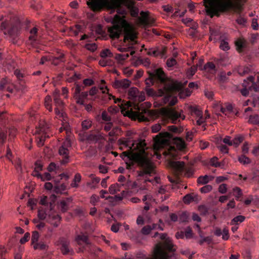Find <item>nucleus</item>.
I'll return each instance as SVG.
<instances>
[{"label":"nucleus","instance_id":"obj_19","mask_svg":"<svg viewBox=\"0 0 259 259\" xmlns=\"http://www.w3.org/2000/svg\"><path fill=\"white\" fill-rule=\"evenodd\" d=\"M84 87L79 84H76L74 92V94H75V95H77L78 97H79L83 100L84 99L87 98L89 94L88 92H81V91L84 90Z\"/></svg>","mask_w":259,"mask_h":259},{"label":"nucleus","instance_id":"obj_55","mask_svg":"<svg viewBox=\"0 0 259 259\" xmlns=\"http://www.w3.org/2000/svg\"><path fill=\"white\" fill-rule=\"evenodd\" d=\"M249 71V69L248 67L239 68L238 69V73L241 76H243L246 74H247Z\"/></svg>","mask_w":259,"mask_h":259},{"label":"nucleus","instance_id":"obj_64","mask_svg":"<svg viewBox=\"0 0 259 259\" xmlns=\"http://www.w3.org/2000/svg\"><path fill=\"white\" fill-rule=\"evenodd\" d=\"M236 22L239 25H245L246 23V20L244 17L239 15L236 19Z\"/></svg>","mask_w":259,"mask_h":259},{"label":"nucleus","instance_id":"obj_37","mask_svg":"<svg viewBox=\"0 0 259 259\" xmlns=\"http://www.w3.org/2000/svg\"><path fill=\"white\" fill-rule=\"evenodd\" d=\"M81 126L83 131H87L91 127L92 121L89 119L84 120L81 122Z\"/></svg>","mask_w":259,"mask_h":259},{"label":"nucleus","instance_id":"obj_20","mask_svg":"<svg viewBox=\"0 0 259 259\" xmlns=\"http://www.w3.org/2000/svg\"><path fill=\"white\" fill-rule=\"evenodd\" d=\"M36 133L40 135L39 140L37 142V145L38 146H42L44 145V141L47 138H49V135H47V133L44 131L43 128H40L36 130Z\"/></svg>","mask_w":259,"mask_h":259},{"label":"nucleus","instance_id":"obj_34","mask_svg":"<svg viewBox=\"0 0 259 259\" xmlns=\"http://www.w3.org/2000/svg\"><path fill=\"white\" fill-rule=\"evenodd\" d=\"M218 158L217 157H213L210 160L211 165L215 167H222L224 164L218 161Z\"/></svg>","mask_w":259,"mask_h":259},{"label":"nucleus","instance_id":"obj_8","mask_svg":"<svg viewBox=\"0 0 259 259\" xmlns=\"http://www.w3.org/2000/svg\"><path fill=\"white\" fill-rule=\"evenodd\" d=\"M182 110H176L174 108L166 110L164 113V117L171 123L177 124L185 118Z\"/></svg>","mask_w":259,"mask_h":259},{"label":"nucleus","instance_id":"obj_49","mask_svg":"<svg viewBox=\"0 0 259 259\" xmlns=\"http://www.w3.org/2000/svg\"><path fill=\"white\" fill-rule=\"evenodd\" d=\"M85 48L91 52L95 51L97 49V46L95 43L87 44L85 46Z\"/></svg>","mask_w":259,"mask_h":259},{"label":"nucleus","instance_id":"obj_36","mask_svg":"<svg viewBox=\"0 0 259 259\" xmlns=\"http://www.w3.org/2000/svg\"><path fill=\"white\" fill-rule=\"evenodd\" d=\"M196 195L194 194H188L186 195L183 198V201L185 203L189 204L191 201L195 200Z\"/></svg>","mask_w":259,"mask_h":259},{"label":"nucleus","instance_id":"obj_9","mask_svg":"<svg viewBox=\"0 0 259 259\" xmlns=\"http://www.w3.org/2000/svg\"><path fill=\"white\" fill-rule=\"evenodd\" d=\"M71 146V141L68 138H67L59 148V154L62 157L60 162L62 165H65L70 161L68 148Z\"/></svg>","mask_w":259,"mask_h":259},{"label":"nucleus","instance_id":"obj_2","mask_svg":"<svg viewBox=\"0 0 259 259\" xmlns=\"http://www.w3.org/2000/svg\"><path fill=\"white\" fill-rule=\"evenodd\" d=\"M246 0H204L206 13L212 18L229 12L239 13Z\"/></svg>","mask_w":259,"mask_h":259},{"label":"nucleus","instance_id":"obj_15","mask_svg":"<svg viewBox=\"0 0 259 259\" xmlns=\"http://www.w3.org/2000/svg\"><path fill=\"white\" fill-rule=\"evenodd\" d=\"M29 35L27 43L32 47L35 46L38 42L39 36L38 28L34 26L29 30Z\"/></svg>","mask_w":259,"mask_h":259},{"label":"nucleus","instance_id":"obj_24","mask_svg":"<svg viewBox=\"0 0 259 259\" xmlns=\"http://www.w3.org/2000/svg\"><path fill=\"white\" fill-rule=\"evenodd\" d=\"M201 69H204L211 74H215L217 71L215 65L211 62H207Z\"/></svg>","mask_w":259,"mask_h":259},{"label":"nucleus","instance_id":"obj_45","mask_svg":"<svg viewBox=\"0 0 259 259\" xmlns=\"http://www.w3.org/2000/svg\"><path fill=\"white\" fill-rule=\"evenodd\" d=\"M168 130L174 133H181L183 131L182 127H178L175 125L169 126Z\"/></svg>","mask_w":259,"mask_h":259},{"label":"nucleus","instance_id":"obj_62","mask_svg":"<svg viewBox=\"0 0 259 259\" xmlns=\"http://www.w3.org/2000/svg\"><path fill=\"white\" fill-rule=\"evenodd\" d=\"M100 197L97 195H93L91 198L90 202L93 205H95L99 201Z\"/></svg>","mask_w":259,"mask_h":259},{"label":"nucleus","instance_id":"obj_28","mask_svg":"<svg viewBox=\"0 0 259 259\" xmlns=\"http://www.w3.org/2000/svg\"><path fill=\"white\" fill-rule=\"evenodd\" d=\"M135 114L136 117L140 121H148V119L147 117L145 116L143 114V112H141L139 107H138V110L135 111Z\"/></svg>","mask_w":259,"mask_h":259},{"label":"nucleus","instance_id":"obj_4","mask_svg":"<svg viewBox=\"0 0 259 259\" xmlns=\"http://www.w3.org/2000/svg\"><path fill=\"white\" fill-rule=\"evenodd\" d=\"M3 16H0V22L2 21L1 25V30L5 35L10 37L14 44H15L20 33L22 27L25 29L30 27V22L28 20L21 21L18 18L14 17L10 18L9 20L7 19L3 21Z\"/></svg>","mask_w":259,"mask_h":259},{"label":"nucleus","instance_id":"obj_30","mask_svg":"<svg viewBox=\"0 0 259 259\" xmlns=\"http://www.w3.org/2000/svg\"><path fill=\"white\" fill-rule=\"evenodd\" d=\"M100 55L102 58L106 59H107V58H110L113 57V54L111 52L110 50L107 49L102 50L100 52Z\"/></svg>","mask_w":259,"mask_h":259},{"label":"nucleus","instance_id":"obj_57","mask_svg":"<svg viewBox=\"0 0 259 259\" xmlns=\"http://www.w3.org/2000/svg\"><path fill=\"white\" fill-rule=\"evenodd\" d=\"M197 70V66L194 65L190 68L187 71L188 75L192 76L194 75L196 71Z\"/></svg>","mask_w":259,"mask_h":259},{"label":"nucleus","instance_id":"obj_63","mask_svg":"<svg viewBox=\"0 0 259 259\" xmlns=\"http://www.w3.org/2000/svg\"><path fill=\"white\" fill-rule=\"evenodd\" d=\"M47 247V245L42 242L36 243V244L34 246V248L35 249L40 248V249H46Z\"/></svg>","mask_w":259,"mask_h":259},{"label":"nucleus","instance_id":"obj_29","mask_svg":"<svg viewBox=\"0 0 259 259\" xmlns=\"http://www.w3.org/2000/svg\"><path fill=\"white\" fill-rule=\"evenodd\" d=\"M190 112L192 115H195L197 117L202 116L203 115L202 111L198 109L197 107L194 106L190 107Z\"/></svg>","mask_w":259,"mask_h":259},{"label":"nucleus","instance_id":"obj_39","mask_svg":"<svg viewBox=\"0 0 259 259\" xmlns=\"http://www.w3.org/2000/svg\"><path fill=\"white\" fill-rule=\"evenodd\" d=\"M112 63V61L110 59L102 58L99 61V64L103 67L111 66Z\"/></svg>","mask_w":259,"mask_h":259},{"label":"nucleus","instance_id":"obj_59","mask_svg":"<svg viewBox=\"0 0 259 259\" xmlns=\"http://www.w3.org/2000/svg\"><path fill=\"white\" fill-rule=\"evenodd\" d=\"M102 119L105 121L111 122V117L108 115L107 112L103 111L102 113Z\"/></svg>","mask_w":259,"mask_h":259},{"label":"nucleus","instance_id":"obj_10","mask_svg":"<svg viewBox=\"0 0 259 259\" xmlns=\"http://www.w3.org/2000/svg\"><path fill=\"white\" fill-rule=\"evenodd\" d=\"M248 82L247 83V84L245 85V88H243L240 90L241 94L244 96H247L248 95V90L247 89V86H248L249 90H253L255 92H258L259 91V76H257L256 80L254 77L250 76L247 78Z\"/></svg>","mask_w":259,"mask_h":259},{"label":"nucleus","instance_id":"obj_41","mask_svg":"<svg viewBox=\"0 0 259 259\" xmlns=\"http://www.w3.org/2000/svg\"><path fill=\"white\" fill-rule=\"evenodd\" d=\"M93 30L95 31L96 34L101 35V36H103L105 33V32L103 29V27L101 25H98L95 26L93 28Z\"/></svg>","mask_w":259,"mask_h":259},{"label":"nucleus","instance_id":"obj_53","mask_svg":"<svg viewBox=\"0 0 259 259\" xmlns=\"http://www.w3.org/2000/svg\"><path fill=\"white\" fill-rule=\"evenodd\" d=\"M212 189V187L210 185H206L200 188V192L202 193H206L210 192Z\"/></svg>","mask_w":259,"mask_h":259},{"label":"nucleus","instance_id":"obj_43","mask_svg":"<svg viewBox=\"0 0 259 259\" xmlns=\"http://www.w3.org/2000/svg\"><path fill=\"white\" fill-rule=\"evenodd\" d=\"M249 121L253 124L259 125V115H252L249 116Z\"/></svg>","mask_w":259,"mask_h":259},{"label":"nucleus","instance_id":"obj_27","mask_svg":"<svg viewBox=\"0 0 259 259\" xmlns=\"http://www.w3.org/2000/svg\"><path fill=\"white\" fill-rule=\"evenodd\" d=\"M59 131L60 133L65 131L66 135L68 136L70 133V128L69 123L67 122H62V126L59 128Z\"/></svg>","mask_w":259,"mask_h":259},{"label":"nucleus","instance_id":"obj_6","mask_svg":"<svg viewBox=\"0 0 259 259\" xmlns=\"http://www.w3.org/2000/svg\"><path fill=\"white\" fill-rule=\"evenodd\" d=\"M138 164L141 168L138 171V176L144 179L145 183L148 182L153 185H156L160 183V178L157 176L153 179L149 178L156 173L155 166L150 160L146 157H141L138 160Z\"/></svg>","mask_w":259,"mask_h":259},{"label":"nucleus","instance_id":"obj_50","mask_svg":"<svg viewBox=\"0 0 259 259\" xmlns=\"http://www.w3.org/2000/svg\"><path fill=\"white\" fill-rule=\"evenodd\" d=\"M109 98L110 99H113L114 100V103L116 104H118V105L120 107L122 106L123 101L120 98H116L115 96L112 95L111 94H108Z\"/></svg>","mask_w":259,"mask_h":259},{"label":"nucleus","instance_id":"obj_35","mask_svg":"<svg viewBox=\"0 0 259 259\" xmlns=\"http://www.w3.org/2000/svg\"><path fill=\"white\" fill-rule=\"evenodd\" d=\"M234 195L236 197L237 200H241L240 198L242 196V192L241 189L239 187H235L233 188Z\"/></svg>","mask_w":259,"mask_h":259},{"label":"nucleus","instance_id":"obj_23","mask_svg":"<svg viewBox=\"0 0 259 259\" xmlns=\"http://www.w3.org/2000/svg\"><path fill=\"white\" fill-rule=\"evenodd\" d=\"M235 45L238 51L241 52L246 47V41L242 38H239L235 41Z\"/></svg>","mask_w":259,"mask_h":259},{"label":"nucleus","instance_id":"obj_60","mask_svg":"<svg viewBox=\"0 0 259 259\" xmlns=\"http://www.w3.org/2000/svg\"><path fill=\"white\" fill-rule=\"evenodd\" d=\"M243 138L242 137H237L233 140V145L238 146L243 141Z\"/></svg>","mask_w":259,"mask_h":259},{"label":"nucleus","instance_id":"obj_14","mask_svg":"<svg viewBox=\"0 0 259 259\" xmlns=\"http://www.w3.org/2000/svg\"><path fill=\"white\" fill-rule=\"evenodd\" d=\"M123 145L128 147L132 151H140L144 149L145 144L142 142H137L135 141L128 139L124 140L121 143Z\"/></svg>","mask_w":259,"mask_h":259},{"label":"nucleus","instance_id":"obj_7","mask_svg":"<svg viewBox=\"0 0 259 259\" xmlns=\"http://www.w3.org/2000/svg\"><path fill=\"white\" fill-rule=\"evenodd\" d=\"M163 154L168 156V165L178 175L181 174L185 170V163L182 161H175L177 159L178 154L176 149L174 147H171L167 151H163Z\"/></svg>","mask_w":259,"mask_h":259},{"label":"nucleus","instance_id":"obj_21","mask_svg":"<svg viewBox=\"0 0 259 259\" xmlns=\"http://www.w3.org/2000/svg\"><path fill=\"white\" fill-rule=\"evenodd\" d=\"M75 241L77 244L80 245L89 244L88 236L82 233H81L76 236Z\"/></svg>","mask_w":259,"mask_h":259},{"label":"nucleus","instance_id":"obj_18","mask_svg":"<svg viewBox=\"0 0 259 259\" xmlns=\"http://www.w3.org/2000/svg\"><path fill=\"white\" fill-rule=\"evenodd\" d=\"M131 82L127 79L116 80L113 83V87L116 89H126L131 84Z\"/></svg>","mask_w":259,"mask_h":259},{"label":"nucleus","instance_id":"obj_12","mask_svg":"<svg viewBox=\"0 0 259 259\" xmlns=\"http://www.w3.org/2000/svg\"><path fill=\"white\" fill-rule=\"evenodd\" d=\"M128 98L133 101L135 104L137 102H141L145 100V93L140 92L136 87L131 88L128 90Z\"/></svg>","mask_w":259,"mask_h":259},{"label":"nucleus","instance_id":"obj_58","mask_svg":"<svg viewBox=\"0 0 259 259\" xmlns=\"http://www.w3.org/2000/svg\"><path fill=\"white\" fill-rule=\"evenodd\" d=\"M39 234L37 231H34L31 237V241L32 243H36L38 240Z\"/></svg>","mask_w":259,"mask_h":259},{"label":"nucleus","instance_id":"obj_26","mask_svg":"<svg viewBox=\"0 0 259 259\" xmlns=\"http://www.w3.org/2000/svg\"><path fill=\"white\" fill-rule=\"evenodd\" d=\"M54 101L56 107L62 108L63 102L60 98V94L58 92H55L53 94Z\"/></svg>","mask_w":259,"mask_h":259},{"label":"nucleus","instance_id":"obj_11","mask_svg":"<svg viewBox=\"0 0 259 259\" xmlns=\"http://www.w3.org/2000/svg\"><path fill=\"white\" fill-rule=\"evenodd\" d=\"M169 136L168 132L160 133L154 138L153 148L157 153L163 149L166 141V138Z\"/></svg>","mask_w":259,"mask_h":259},{"label":"nucleus","instance_id":"obj_52","mask_svg":"<svg viewBox=\"0 0 259 259\" xmlns=\"http://www.w3.org/2000/svg\"><path fill=\"white\" fill-rule=\"evenodd\" d=\"M151 231V229L150 227V225H147L144 226L141 231V232L142 234L147 235L150 234Z\"/></svg>","mask_w":259,"mask_h":259},{"label":"nucleus","instance_id":"obj_17","mask_svg":"<svg viewBox=\"0 0 259 259\" xmlns=\"http://www.w3.org/2000/svg\"><path fill=\"white\" fill-rule=\"evenodd\" d=\"M141 17V21L142 23L145 26L152 25L155 23V19L149 16L148 12L142 11L140 13Z\"/></svg>","mask_w":259,"mask_h":259},{"label":"nucleus","instance_id":"obj_46","mask_svg":"<svg viewBox=\"0 0 259 259\" xmlns=\"http://www.w3.org/2000/svg\"><path fill=\"white\" fill-rule=\"evenodd\" d=\"M238 160L240 163H242L244 164H248L251 162L250 159L244 155H242L240 156L238 158Z\"/></svg>","mask_w":259,"mask_h":259},{"label":"nucleus","instance_id":"obj_51","mask_svg":"<svg viewBox=\"0 0 259 259\" xmlns=\"http://www.w3.org/2000/svg\"><path fill=\"white\" fill-rule=\"evenodd\" d=\"M177 142L178 143L177 146L180 150H183L186 148L185 142L182 139L178 138Z\"/></svg>","mask_w":259,"mask_h":259},{"label":"nucleus","instance_id":"obj_16","mask_svg":"<svg viewBox=\"0 0 259 259\" xmlns=\"http://www.w3.org/2000/svg\"><path fill=\"white\" fill-rule=\"evenodd\" d=\"M166 49L165 48H156L153 50L151 48L147 52V54L149 56H153L154 57H160V58H163L165 56Z\"/></svg>","mask_w":259,"mask_h":259},{"label":"nucleus","instance_id":"obj_61","mask_svg":"<svg viewBox=\"0 0 259 259\" xmlns=\"http://www.w3.org/2000/svg\"><path fill=\"white\" fill-rule=\"evenodd\" d=\"M222 238L224 240H227L229 239V230L227 228H224L222 231Z\"/></svg>","mask_w":259,"mask_h":259},{"label":"nucleus","instance_id":"obj_40","mask_svg":"<svg viewBox=\"0 0 259 259\" xmlns=\"http://www.w3.org/2000/svg\"><path fill=\"white\" fill-rule=\"evenodd\" d=\"M52 102V99L51 96H47L46 97L45 99V105L47 109H48L50 111H52V107L51 106V103Z\"/></svg>","mask_w":259,"mask_h":259},{"label":"nucleus","instance_id":"obj_31","mask_svg":"<svg viewBox=\"0 0 259 259\" xmlns=\"http://www.w3.org/2000/svg\"><path fill=\"white\" fill-rule=\"evenodd\" d=\"M64 54H59L58 56L54 57L52 58V63L55 65H57L60 62H64Z\"/></svg>","mask_w":259,"mask_h":259},{"label":"nucleus","instance_id":"obj_33","mask_svg":"<svg viewBox=\"0 0 259 259\" xmlns=\"http://www.w3.org/2000/svg\"><path fill=\"white\" fill-rule=\"evenodd\" d=\"M120 186L118 184H114L111 185L109 188V191L110 194H114L118 191H120Z\"/></svg>","mask_w":259,"mask_h":259},{"label":"nucleus","instance_id":"obj_38","mask_svg":"<svg viewBox=\"0 0 259 259\" xmlns=\"http://www.w3.org/2000/svg\"><path fill=\"white\" fill-rule=\"evenodd\" d=\"M245 220V217L243 215H238L235 217L231 222L232 225H237L239 223H242Z\"/></svg>","mask_w":259,"mask_h":259},{"label":"nucleus","instance_id":"obj_54","mask_svg":"<svg viewBox=\"0 0 259 259\" xmlns=\"http://www.w3.org/2000/svg\"><path fill=\"white\" fill-rule=\"evenodd\" d=\"M129 57V54L128 53L126 54H117L116 55V59L119 60L120 61H124L127 59Z\"/></svg>","mask_w":259,"mask_h":259},{"label":"nucleus","instance_id":"obj_44","mask_svg":"<svg viewBox=\"0 0 259 259\" xmlns=\"http://www.w3.org/2000/svg\"><path fill=\"white\" fill-rule=\"evenodd\" d=\"M218 76L219 77L220 81L222 82H225L228 80V77L225 71H221L218 74Z\"/></svg>","mask_w":259,"mask_h":259},{"label":"nucleus","instance_id":"obj_3","mask_svg":"<svg viewBox=\"0 0 259 259\" xmlns=\"http://www.w3.org/2000/svg\"><path fill=\"white\" fill-rule=\"evenodd\" d=\"M150 81L153 84L155 81H158L163 85V89L159 90L158 95L152 88L147 87L146 92L149 96L154 97L156 96H164V102L171 106L174 105L177 102V99L172 97V87L166 82L167 78L165 75L161 68L155 69L153 72L150 73Z\"/></svg>","mask_w":259,"mask_h":259},{"label":"nucleus","instance_id":"obj_42","mask_svg":"<svg viewBox=\"0 0 259 259\" xmlns=\"http://www.w3.org/2000/svg\"><path fill=\"white\" fill-rule=\"evenodd\" d=\"M37 177L39 178H40L42 181H49L52 179V176L51 174L49 172H45L42 175L40 174H38L37 175Z\"/></svg>","mask_w":259,"mask_h":259},{"label":"nucleus","instance_id":"obj_47","mask_svg":"<svg viewBox=\"0 0 259 259\" xmlns=\"http://www.w3.org/2000/svg\"><path fill=\"white\" fill-rule=\"evenodd\" d=\"M220 48L223 51H226L230 49L228 42L224 40H222L220 42Z\"/></svg>","mask_w":259,"mask_h":259},{"label":"nucleus","instance_id":"obj_32","mask_svg":"<svg viewBox=\"0 0 259 259\" xmlns=\"http://www.w3.org/2000/svg\"><path fill=\"white\" fill-rule=\"evenodd\" d=\"M0 90H7V91L9 92L10 93H12L13 91V89L12 87H10L9 86L7 83L6 81L5 80H3L1 81L0 83Z\"/></svg>","mask_w":259,"mask_h":259},{"label":"nucleus","instance_id":"obj_22","mask_svg":"<svg viewBox=\"0 0 259 259\" xmlns=\"http://www.w3.org/2000/svg\"><path fill=\"white\" fill-rule=\"evenodd\" d=\"M71 201L72 199L70 198H66L65 199L61 201L59 208L62 212H65L67 211Z\"/></svg>","mask_w":259,"mask_h":259},{"label":"nucleus","instance_id":"obj_48","mask_svg":"<svg viewBox=\"0 0 259 259\" xmlns=\"http://www.w3.org/2000/svg\"><path fill=\"white\" fill-rule=\"evenodd\" d=\"M47 213L46 211L43 209H39L38 210L37 217L39 220L43 221L46 219L47 217Z\"/></svg>","mask_w":259,"mask_h":259},{"label":"nucleus","instance_id":"obj_5","mask_svg":"<svg viewBox=\"0 0 259 259\" xmlns=\"http://www.w3.org/2000/svg\"><path fill=\"white\" fill-rule=\"evenodd\" d=\"M159 235L163 242L156 245L152 259H177L176 248L171 241L166 238V234L156 232L153 237Z\"/></svg>","mask_w":259,"mask_h":259},{"label":"nucleus","instance_id":"obj_25","mask_svg":"<svg viewBox=\"0 0 259 259\" xmlns=\"http://www.w3.org/2000/svg\"><path fill=\"white\" fill-rule=\"evenodd\" d=\"M213 179V177L205 175L200 176L197 179V182L200 185H204Z\"/></svg>","mask_w":259,"mask_h":259},{"label":"nucleus","instance_id":"obj_13","mask_svg":"<svg viewBox=\"0 0 259 259\" xmlns=\"http://www.w3.org/2000/svg\"><path fill=\"white\" fill-rule=\"evenodd\" d=\"M58 245L60 246V249L63 255H73L74 252L70 246V242L67 238L61 237L58 241Z\"/></svg>","mask_w":259,"mask_h":259},{"label":"nucleus","instance_id":"obj_1","mask_svg":"<svg viewBox=\"0 0 259 259\" xmlns=\"http://www.w3.org/2000/svg\"><path fill=\"white\" fill-rule=\"evenodd\" d=\"M89 8L95 13H99L103 10L110 14L117 12L113 17L106 18L107 22L112 25L108 28V32L112 39H118L120 35H124L123 41H134L137 37L135 30L128 24H125L124 19L120 15L126 14L123 7H126L133 17H137L139 10L135 5L134 0H89L87 2Z\"/></svg>","mask_w":259,"mask_h":259},{"label":"nucleus","instance_id":"obj_56","mask_svg":"<svg viewBox=\"0 0 259 259\" xmlns=\"http://www.w3.org/2000/svg\"><path fill=\"white\" fill-rule=\"evenodd\" d=\"M189 219V216L186 212H183L180 216V221L181 222H188Z\"/></svg>","mask_w":259,"mask_h":259}]
</instances>
